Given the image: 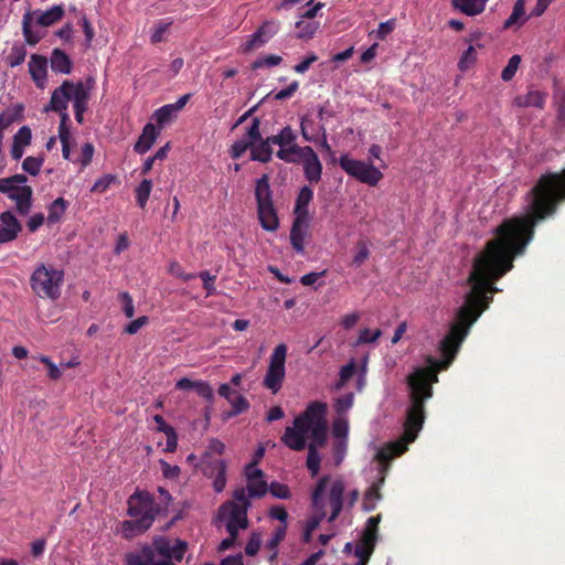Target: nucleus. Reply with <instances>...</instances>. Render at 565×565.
I'll return each mask as SVG.
<instances>
[{"instance_id": "1", "label": "nucleus", "mask_w": 565, "mask_h": 565, "mask_svg": "<svg viewBox=\"0 0 565 565\" xmlns=\"http://www.w3.org/2000/svg\"><path fill=\"white\" fill-rule=\"evenodd\" d=\"M500 277H468L463 285L462 303L456 311L455 321L450 324L448 333L439 343L441 358L428 355L426 365L414 370L407 377L409 405L406 409L404 422L405 439L392 441L376 452L379 460V481L374 482L365 492L363 498V510L371 512L381 500L380 488L384 483L385 473L388 469L387 462L407 450V445L413 443L425 419L424 403L433 395L431 384L438 382L437 372L446 370L454 361L462 341L469 333V329L488 307L491 297L486 292H497L499 289L489 284L490 280H498Z\"/></svg>"}, {"instance_id": "2", "label": "nucleus", "mask_w": 565, "mask_h": 565, "mask_svg": "<svg viewBox=\"0 0 565 565\" xmlns=\"http://www.w3.org/2000/svg\"><path fill=\"white\" fill-rule=\"evenodd\" d=\"M327 405L313 402L294 420V427H287L281 441L290 449L300 451L306 447V435L310 434L311 441L318 445L327 443Z\"/></svg>"}, {"instance_id": "3", "label": "nucleus", "mask_w": 565, "mask_h": 565, "mask_svg": "<svg viewBox=\"0 0 565 565\" xmlns=\"http://www.w3.org/2000/svg\"><path fill=\"white\" fill-rule=\"evenodd\" d=\"M188 550V544L179 539L158 536L150 544L126 554V565H177Z\"/></svg>"}, {"instance_id": "4", "label": "nucleus", "mask_w": 565, "mask_h": 565, "mask_svg": "<svg viewBox=\"0 0 565 565\" xmlns=\"http://www.w3.org/2000/svg\"><path fill=\"white\" fill-rule=\"evenodd\" d=\"M345 482L341 477L322 476L311 492V508L320 519L333 522L344 509Z\"/></svg>"}, {"instance_id": "5", "label": "nucleus", "mask_w": 565, "mask_h": 565, "mask_svg": "<svg viewBox=\"0 0 565 565\" xmlns=\"http://www.w3.org/2000/svg\"><path fill=\"white\" fill-rule=\"evenodd\" d=\"M64 270L53 265L38 264L30 276V287L40 298L57 300L62 294Z\"/></svg>"}, {"instance_id": "6", "label": "nucleus", "mask_w": 565, "mask_h": 565, "mask_svg": "<svg viewBox=\"0 0 565 565\" xmlns=\"http://www.w3.org/2000/svg\"><path fill=\"white\" fill-rule=\"evenodd\" d=\"M234 501H227L220 507L218 518L224 521L228 534L239 532L248 526L247 512L252 507L247 499L244 487L235 489L233 493Z\"/></svg>"}, {"instance_id": "7", "label": "nucleus", "mask_w": 565, "mask_h": 565, "mask_svg": "<svg viewBox=\"0 0 565 565\" xmlns=\"http://www.w3.org/2000/svg\"><path fill=\"white\" fill-rule=\"evenodd\" d=\"M255 199L257 203V217L262 228L267 232H276L280 223L274 205L273 191L267 174H263L256 180Z\"/></svg>"}, {"instance_id": "8", "label": "nucleus", "mask_w": 565, "mask_h": 565, "mask_svg": "<svg viewBox=\"0 0 565 565\" xmlns=\"http://www.w3.org/2000/svg\"><path fill=\"white\" fill-rule=\"evenodd\" d=\"M96 81L93 76H87L84 81L72 82L65 79L56 89H62L66 96L65 105L68 109V103H73L75 119L78 124H83L84 114L88 109V103Z\"/></svg>"}, {"instance_id": "9", "label": "nucleus", "mask_w": 565, "mask_h": 565, "mask_svg": "<svg viewBox=\"0 0 565 565\" xmlns=\"http://www.w3.org/2000/svg\"><path fill=\"white\" fill-rule=\"evenodd\" d=\"M28 178L18 173L9 178L0 179V193L14 201L17 212L25 216L32 207V188L26 185Z\"/></svg>"}, {"instance_id": "10", "label": "nucleus", "mask_w": 565, "mask_h": 565, "mask_svg": "<svg viewBox=\"0 0 565 565\" xmlns=\"http://www.w3.org/2000/svg\"><path fill=\"white\" fill-rule=\"evenodd\" d=\"M64 15L63 4H56L50 9L28 11L22 19V32L24 40L30 45H35L42 39V33L32 29L33 21L41 26H50L61 20Z\"/></svg>"}, {"instance_id": "11", "label": "nucleus", "mask_w": 565, "mask_h": 565, "mask_svg": "<svg viewBox=\"0 0 565 565\" xmlns=\"http://www.w3.org/2000/svg\"><path fill=\"white\" fill-rule=\"evenodd\" d=\"M287 345L285 343L278 344L269 358V364L263 380V385L273 394H276L282 387L286 376V356Z\"/></svg>"}, {"instance_id": "12", "label": "nucleus", "mask_w": 565, "mask_h": 565, "mask_svg": "<svg viewBox=\"0 0 565 565\" xmlns=\"http://www.w3.org/2000/svg\"><path fill=\"white\" fill-rule=\"evenodd\" d=\"M339 164L347 174L370 186H375L383 178V173L375 166L352 159L349 154L340 156Z\"/></svg>"}, {"instance_id": "13", "label": "nucleus", "mask_w": 565, "mask_h": 565, "mask_svg": "<svg viewBox=\"0 0 565 565\" xmlns=\"http://www.w3.org/2000/svg\"><path fill=\"white\" fill-rule=\"evenodd\" d=\"M127 514L131 518H148L149 523L153 524L156 516L160 511L159 504L152 494L148 491L137 490L127 501Z\"/></svg>"}, {"instance_id": "14", "label": "nucleus", "mask_w": 565, "mask_h": 565, "mask_svg": "<svg viewBox=\"0 0 565 565\" xmlns=\"http://www.w3.org/2000/svg\"><path fill=\"white\" fill-rule=\"evenodd\" d=\"M296 139L297 135L290 126L284 127L277 135L269 136V140L279 146L277 158L287 163H298L297 156L300 154L298 149L302 147L296 143Z\"/></svg>"}, {"instance_id": "15", "label": "nucleus", "mask_w": 565, "mask_h": 565, "mask_svg": "<svg viewBox=\"0 0 565 565\" xmlns=\"http://www.w3.org/2000/svg\"><path fill=\"white\" fill-rule=\"evenodd\" d=\"M66 96L62 89H54L51 95V99L47 106H45V111H55L60 115V125H58V139L60 141H70L71 130H70V115L66 111L65 105Z\"/></svg>"}, {"instance_id": "16", "label": "nucleus", "mask_w": 565, "mask_h": 565, "mask_svg": "<svg viewBox=\"0 0 565 565\" xmlns=\"http://www.w3.org/2000/svg\"><path fill=\"white\" fill-rule=\"evenodd\" d=\"M201 463L204 476L213 479L214 491L216 493L222 492L226 486V461L224 459H212L209 452H204Z\"/></svg>"}, {"instance_id": "17", "label": "nucleus", "mask_w": 565, "mask_h": 565, "mask_svg": "<svg viewBox=\"0 0 565 565\" xmlns=\"http://www.w3.org/2000/svg\"><path fill=\"white\" fill-rule=\"evenodd\" d=\"M280 30V23L276 20L265 21L249 38L242 44L243 52L247 53L264 46Z\"/></svg>"}, {"instance_id": "18", "label": "nucleus", "mask_w": 565, "mask_h": 565, "mask_svg": "<svg viewBox=\"0 0 565 565\" xmlns=\"http://www.w3.org/2000/svg\"><path fill=\"white\" fill-rule=\"evenodd\" d=\"M298 151H300V154L297 156L298 163H302L305 178L310 183H318L322 175V164L318 154L310 146H305Z\"/></svg>"}, {"instance_id": "19", "label": "nucleus", "mask_w": 565, "mask_h": 565, "mask_svg": "<svg viewBox=\"0 0 565 565\" xmlns=\"http://www.w3.org/2000/svg\"><path fill=\"white\" fill-rule=\"evenodd\" d=\"M0 243H9L14 241L22 230L21 223L11 211H6L0 214Z\"/></svg>"}, {"instance_id": "20", "label": "nucleus", "mask_w": 565, "mask_h": 565, "mask_svg": "<svg viewBox=\"0 0 565 565\" xmlns=\"http://www.w3.org/2000/svg\"><path fill=\"white\" fill-rule=\"evenodd\" d=\"M310 220L297 218L294 217L291 228H290V244L295 252L299 255H305V238L307 236V230L309 226Z\"/></svg>"}, {"instance_id": "21", "label": "nucleus", "mask_w": 565, "mask_h": 565, "mask_svg": "<svg viewBox=\"0 0 565 565\" xmlns=\"http://www.w3.org/2000/svg\"><path fill=\"white\" fill-rule=\"evenodd\" d=\"M29 73L35 86L43 89L46 85L47 60L46 57L32 54L29 61Z\"/></svg>"}, {"instance_id": "22", "label": "nucleus", "mask_w": 565, "mask_h": 565, "mask_svg": "<svg viewBox=\"0 0 565 565\" xmlns=\"http://www.w3.org/2000/svg\"><path fill=\"white\" fill-rule=\"evenodd\" d=\"M313 199V191L309 185L300 188L294 206V217L310 220L309 204Z\"/></svg>"}, {"instance_id": "23", "label": "nucleus", "mask_w": 565, "mask_h": 565, "mask_svg": "<svg viewBox=\"0 0 565 565\" xmlns=\"http://www.w3.org/2000/svg\"><path fill=\"white\" fill-rule=\"evenodd\" d=\"M158 135L159 130L156 128V126L151 122L147 124L143 127L137 142L135 143L134 150L140 154L146 153L156 142Z\"/></svg>"}, {"instance_id": "24", "label": "nucleus", "mask_w": 565, "mask_h": 565, "mask_svg": "<svg viewBox=\"0 0 565 565\" xmlns=\"http://www.w3.org/2000/svg\"><path fill=\"white\" fill-rule=\"evenodd\" d=\"M134 520L124 521L121 523V534L129 540L145 533L151 527L148 518H132Z\"/></svg>"}, {"instance_id": "25", "label": "nucleus", "mask_w": 565, "mask_h": 565, "mask_svg": "<svg viewBox=\"0 0 565 565\" xmlns=\"http://www.w3.org/2000/svg\"><path fill=\"white\" fill-rule=\"evenodd\" d=\"M271 145L274 143L269 140V137L266 139L260 138V140L253 142V146H250V159L262 163L269 162L273 157Z\"/></svg>"}, {"instance_id": "26", "label": "nucleus", "mask_w": 565, "mask_h": 565, "mask_svg": "<svg viewBox=\"0 0 565 565\" xmlns=\"http://www.w3.org/2000/svg\"><path fill=\"white\" fill-rule=\"evenodd\" d=\"M51 68L55 73L70 74L72 72V60L61 49H54L51 54Z\"/></svg>"}, {"instance_id": "27", "label": "nucleus", "mask_w": 565, "mask_h": 565, "mask_svg": "<svg viewBox=\"0 0 565 565\" xmlns=\"http://www.w3.org/2000/svg\"><path fill=\"white\" fill-rule=\"evenodd\" d=\"M488 0H451L455 9L468 17H475L483 12Z\"/></svg>"}, {"instance_id": "28", "label": "nucleus", "mask_w": 565, "mask_h": 565, "mask_svg": "<svg viewBox=\"0 0 565 565\" xmlns=\"http://www.w3.org/2000/svg\"><path fill=\"white\" fill-rule=\"evenodd\" d=\"M514 103L519 107H535L543 109L545 105V94L540 90H530L525 95L516 96Z\"/></svg>"}, {"instance_id": "29", "label": "nucleus", "mask_w": 565, "mask_h": 565, "mask_svg": "<svg viewBox=\"0 0 565 565\" xmlns=\"http://www.w3.org/2000/svg\"><path fill=\"white\" fill-rule=\"evenodd\" d=\"M26 54L25 45L20 42H14L10 51L6 54L4 61L9 67L13 68L24 63Z\"/></svg>"}, {"instance_id": "30", "label": "nucleus", "mask_w": 565, "mask_h": 565, "mask_svg": "<svg viewBox=\"0 0 565 565\" xmlns=\"http://www.w3.org/2000/svg\"><path fill=\"white\" fill-rule=\"evenodd\" d=\"M23 106L20 104L7 107L0 113V130L3 132L9 126L22 118Z\"/></svg>"}, {"instance_id": "31", "label": "nucleus", "mask_w": 565, "mask_h": 565, "mask_svg": "<svg viewBox=\"0 0 565 565\" xmlns=\"http://www.w3.org/2000/svg\"><path fill=\"white\" fill-rule=\"evenodd\" d=\"M68 206V202L63 198H57L49 205V214H47V223L55 224L58 223L66 212Z\"/></svg>"}, {"instance_id": "32", "label": "nucleus", "mask_w": 565, "mask_h": 565, "mask_svg": "<svg viewBox=\"0 0 565 565\" xmlns=\"http://www.w3.org/2000/svg\"><path fill=\"white\" fill-rule=\"evenodd\" d=\"M247 499H258L264 497L268 492V484L264 478L247 481L246 488Z\"/></svg>"}, {"instance_id": "33", "label": "nucleus", "mask_w": 565, "mask_h": 565, "mask_svg": "<svg viewBox=\"0 0 565 565\" xmlns=\"http://www.w3.org/2000/svg\"><path fill=\"white\" fill-rule=\"evenodd\" d=\"M323 445H318L316 443H310L308 446V456H307V468L311 472L312 477H316L320 470V455L318 452V448Z\"/></svg>"}, {"instance_id": "34", "label": "nucleus", "mask_w": 565, "mask_h": 565, "mask_svg": "<svg viewBox=\"0 0 565 565\" xmlns=\"http://www.w3.org/2000/svg\"><path fill=\"white\" fill-rule=\"evenodd\" d=\"M318 28H319L318 22L301 18V20L296 22V29H297L296 36L298 39H303V40L311 39V38H313Z\"/></svg>"}, {"instance_id": "35", "label": "nucleus", "mask_w": 565, "mask_h": 565, "mask_svg": "<svg viewBox=\"0 0 565 565\" xmlns=\"http://www.w3.org/2000/svg\"><path fill=\"white\" fill-rule=\"evenodd\" d=\"M152 190V181L143 179L136 188V201L139 207L145 209Z\"/></svg>"}, {"instance_id": "36", "label": "nucleus", "mask_w": 565, "mask_h": 565, "mask_svg": "<svg viewBox=\"0 0 565 565\" xmlns=\"http://www.w3.org/2000/svg\"><path fill=\"white\" fill-rule=\"evenodd\" d=\"M287 532V524L279 525L277 529H275L273 536L267 542V547L273 551L271 556L269 557L270 561H274L277 557V547L279 543L285 539Z\"/></svg>"}, {"instance_id": "37", "label": "nucleus", "mask_w": 565, "mask_h": 565, "mask_svg": "<svg viewBox=\"0 0 565 565\" xmlns=\"http://www.w3.org/2000/svg\"><path fill=\"white\" fill-rule=\"evenodd\" d=\"M43 162H44V158L42 156H39V157L29 156L23 160L22 169L24 172L29 173L30 175L35 177L40 173Z\"/></svg>"}, {"instance_id": "38", "label": "nucleus", "mask_w": 565, "mask_h": 565, "mask_svg": "<svg viewBox=\"0 0 565 565\" xmlns=\"http://www.w3.org/2000/svg\"><path fill=\"white\" fill-rule=\"evenodd\" d=\"M354 394L347 393L338 398H335L333 407L335 413L339 416L345 415L353 406Z\"/></svg>"}, {"instance_id": "39", "label": "nucleus", "mask_w": 565, "mask_h": 565, "mask_svg": "<svg viewBox=\"0 0 565 565\" xmlns=\"http://www.w3.org/2000/svg\"><path fill=\"white\" fill-rule=\"evenodd\" d=\"M524 0H516L512 13L510 17L505 20L503 26L504 29L511 28L513 24L518 23L520 19H522L525 15V9H524Z\"/></svg>"}, {"instance_id": "40", "label": "nucleus", "mask_w": 565, "mask_h": 565, "mask_svg": "<svg viewBox=\"0 0 565 565\" xmlns=\"http://www.w3.org/2000/svg\"><path fill=\"white\" fill-rule=\"evenodd\" d=\"M520 63H521V56L518 54L512 55L509 58L508 64L505 65V67L503 68L502 73H501L502 81H504V82L511 81L518 71Z\"/></svg>"}, {"instance_id": "41", "label": "nucleus", "mask_w": 565, "mask_h": 565, "mask_svg": "<svg viewBox=\"0 0 565 565\" xmlns=\"http://www.w3.org/2000/svg\"><path fill=\"white\" fill-rule=\"evenodd\" d=\"M230 404L232 405V409L226 415V418L237 416L249 408L248 401L241 394H236V396L232 399V402H230Z\"/></svg>"}, {"instance_id": "42", "label": "nucleus", "mask_w": 565, "mask_h": 565, "mask_svg": "<svg viewBox=\"0 0 565 565\" xmlns=\"http://www.w3.org/2000/svg\"><path fill=\"white\" fill-rule=\"evenodd\" d=\"M173 23L172 20H160L153 28L151 32L150 40L152 43H160L164 39V33L168 31L169 26Z\"/></svg>"}, {"instance_id": "43", "label": "nucleus", "mask_w": 565, "mask_h": 565, "mask_svg": "<svg viewBox=\"0 0 565 565\" xmlns=\"http://www.w3.org/2000/svg\"><path fill=\"white\" fill-rule=\"evenodd\" d=\"M32 131L29 126H22L13 136V142L17 146L25 148L31 143Z\"/></svg>"}, {"instance_id": "44", "label": "nucleus", "mask_w": 565, "mask_h": 565, "mask_svg": "<svg viewBox=\"0 0 565 565\" xmlns=\"http://www.w3.org/2000/svg\"><path fill=\"white\" fill-rule=\"evenodd\" d=\"M477 60L476 50L472 45H469L468 49L462 53L461 57L458 62V67L460 71H467L471 65L475 64Z\"/></svg>"}, {"instance_id": "45", "label": "nucleus", "mask_w": 565, "mask_h": 565, "mask_svg": "<svg viewBox=\"0 0 565 565\" xmlns=\"http://www.w3.org/2000/svg\"><path fill=\"white\" fill-rule=\"evenodd\" d=\"M268 491L274 498L288 500L291 497V492L288 486L274 481L268 486Z\"/></svg>"}, {"instance_id": "46", "label": "nucleus", "mask_w": 565, "mask_h": 565, "mask_svg": "<svg viewBox=\"0 0 565 565\" xmlns=\"http://www.w3.org/2000/svg\"><path fill=\"white\" fill-rule=\"evenodd\" d=\"M177 115L174 110H172V106L167 104L160 107L154 111V119L159 126H163L167 124L171 118H173Z\"/></svg>"}, {"instance_id": "47", "label": "nucleus", "mask_w": 565, "mask_h": 565, "mask_svg": "<svg viewBox=\"0 0 565 565\" xmlns=\"http://www.w3.org/2000/svg\"><path fill=\"white\" fill-rule=\"evenodd\" d=\"M281 61H282V58L280 56L270 54V55L255 60L252 64V67L254 70H258V68H263V67H273V66L279 65L281 63Z\"/></svg>"}, {"instance_id": "48", "label": "nucleus", "mask_w": 565, "mask_h": 565, "mask_svg": "<svg viewBox=\"0 0 565 565\" xmlns=\"http://www.w3.org/2000/svg\"><path fill=\"white\" fill-rule=\"evenodd\" d=\"M245 140H248L250 145L253 146V142H256L257 140H260V120L259 118L255 117L252 120L250 126L248 127L245 136L243 137Z\"/></svg>"}, {"instance_id": "49", "label": "nucleus", "mask_w": 565, "mask_h": 565, "mask_svg": "<svg viewBox=\"0 0 565 565\" xmlns=\"http://www.w3.org/2000/svg\"><path fill=\"white\" fill-rule=\"evenodd\" d=\"M381 335L382 331L380 329H376L374 331H371L370 329H363L360 331L356 344L374 343L379 340Z\"/></svg>"}, {"instance_id": "50", "label": "nucleus", "mask_w": 565, "mask_h": 565, "mask_svg": "<svg viewBox=\"0 0 565 565\" xmlns=\"http://www.w3.org/2000/svg\"><path fill=\"white\" fill-rule=\"evenodd\" d=\"M373 552L374 551H372L367 546L356 543L354 546V556L358 558V561L355 563H362V565H367Z\"/></svg>"}, {"instance_id": "51", "label": "nucleus", "mask_w": 565, "mask_h": 565, "mask_svg": "<svg viewBox=\"0 0 565 565\" xmlns=\"http://www.w3.org/2000/svg\"><path fill=\"white\" fill-rule=\"evenodd\" d=\"M324 519H320V514L319 513H315L313 512V515L308 521V523L306 525V530H305L303 535H302V540H303L305 543H309L310 542L312 532L317 529V526Z\"/></svg>"}, {"instance_id": "52", "label": "nucleus", "mask_w": 565, "mask_h": 565, "mask_svg": "<svg viewBox=\"0 0 565 565\" xmlns=\"http://www.w3.org/2000/svg\"><path fill=\"white\" fill-rule=\"evenodd\" d=\"M379 541V533H375L372 530H363L361 539L359 540V544H363L364 546H367L372 551L375 550V545Z\"/></svg>"}, {"instance_id": "53", "label": "nucleus", "mask_w": 565, "mask_h": 565, "mask_svg": "<svg viewBox=\"0 0 565 565\" xmlns=\"http://www.w3.org/2000/svg\"><path fill=\"white\" fill-rule=\"evenodd\" d=\"M116 180V177L113 174H105L93 184L90 192H105L110 184Z\"/></svg>"}, {"instance_id": "54", "label": "nucleus", "mask_w": 565, "mask_h": 565, "mask_svg": "<svg viewBox=\"0 0 565 565\" xmlns=\"http://www.w3.org/2000/svg\"><path fill=\"white\" fill-rule=\"evenodd\" d=\"M369 256H370V250H369L366 243L360 242L358 244V252L354 255L352 263L354 266L359 267L369 258Z\"/></svg>"}, {"instance_id": "55", "label": "nucleus", "mask_w": 565, "mask_h": 565, "mask_svg": "<svg viewBox=\"0 0 565 565\" xmlns=\"http://www.w3.org/2000/svg\"><path fill=\"white\" fill-rule=\"evenodd\" d=\"M250 142L242 138L235 141L231 147V154L234 159L241 158L247 149H250Z\"/></svg>"}, {"instance_id": "56", "label": "nucleus", "mask_w": 565, "mask_h": 565, "mask_svg": "<svg viewBox=\"0 0 565 565\" xmlns=\"http://www.w3.org/2000/svg\"><path fill=\"white\" fill-rule=\"evenodd\" d=\"M196 393L204 399L212 402L214 398V392L211 385L204 381H196L195 388Z\"/></svg>"}, {"instance_id": "57", "label": "nucleus", "mask_w": 565, "mask_h": 565, "mask_svg": "<svg viewBox=\"0 0 565 565\" xmlns=\"http://www.w3.org/2000/svg\"><path fill=\"white\" fill-rule=\"evenodd\" d=\"M262 539L258 533H253L245 546V553L248 556H255L260 547Z\"/></svg>"}, {"instance_id": "58", "label": "nucleus", "mask_w": 565, "mask_h": 565, "mask_svg": "<svg viewBox=\"0 0 565 565\" xmlns=\"http://www.w3.org/2000/svg\"><path fill=\"white\" fill-rule=\"evenodd\" d=\"M196 276H199L203 281V287L206 290L207 295H213L215 292L214 281L216 276L211 275L207 270L200 271Z\"/></svg>"}, {"instance_id": "59", "label": "nucleus", "mask_w": 565, "mask_h": 565, "mask_svg": "<svg viewBox=\"0 0 565 565\" xmlns=\"http://www.w3.org/2000/svg\"><path fill=\"white\" fill-rule=\"evenodd\" d=\"M333 435L335 438L345 439L349 431V424L347 419H338L333 423Z\"/></svg>"}, {"instance_id": "60", "label": "nucleus", "mask_w": 565, "mask_h": 565, "mask_svg": "<svg viewBox=\"0 0 565 565\" xmlns=\"http://www.w3.org/2000/svg\"><path fill=\"white\" fill-rule=\"evenodd\" d=\"M94 151V146L92 143L86 142L83 145L79 157V163L82 168L87 167L92 162Z\"/></svg>"}, {"instance_id": "61", "label": "nucleus", "mask_w": 565, "mask_h": 565, "mask_svg": "<svg viewBox=\"0 0 565 565\" xmlns=\"http://www.w3.org/2000/svg\"><path fill=\"white\" fill-rule=\"evenodd\" d=\"M169 273L178 278H181L184 281H189L196 277V274H185L181 265L177 262L170 264Z\"/></svg>"}, {"instance_id": "62", "label": "nucleus", "mask_w": 565, "mask_h": 565, "mask_svg": "<svg viewBox=\"0 0 565 565\" xmlns=\"http://www.w3.org/2000/svg\"><path fill=\"white\" fill-rule=\"evenodd\" d=\"M355 373H356V362L354 359H351L347 364L341 366L339 376L342 377V380H345L347 382H349Z\"/></svg>"}, {"instance_id": "63", "label": "nucleus", "mask_w": 565, "mask_h": 565, "mask_svg": "<svg viewBox=\"0 0 565 565\" xmlns=\"http://www.w3.org/2000/svg\"><path fill=\"white\" fill-rule=\"evenodd\" d=\"M269 516L281 522V525L287 524L288 512L282 505L271 507L269 510Z\"/></svg>"}, {"instance_id": "64", "label": "nucleus", "mask_w": 565, "mask_h": 565, "mask_svg": "<svg viewBox=\"0 0 565 565\" xmlns=\"http://www.w3.org/2000/svg\"><path fill=\"white\" fill-rule=\"evenodd\" d=\"M160 465H161L162 475H163L164 478H167V479H175V478L179 477V475L181 472L179 466L169 465L164 460H160Z\"/></svg>"}]
</instances>
